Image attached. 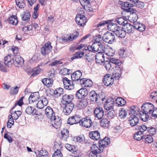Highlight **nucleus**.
I'll use <instances>...</instances> for the list:
<instances>
[{
    "label": "nucleus",
    "instance_id": "1",
    "mask_svg": "<svg viewBox=\"0 0 157 157\" xmlns=\"http://www.w3.org/2000/svg\"><path fill=\"white\" fill-rule=\"evenodd\" d=\"M74 96L72 95L65 94L62 96L61 101L65 105L63 109V112L64 114L69 115L73 110L74 105L71 102Z\"/></svg>",
    "mask_w": 157,
    "mask_h": 157
},
{
    "label": "nucleus",
    "instance_id": "2",
    "mask_svg": "<svg viewBox=\"0 0 157 157\" xmlns=\"http://www.w3.org/2000/svg\"><path fill=\"white\" fill-rule=\"evenodd\" d=\"M104 94V93L101 92V93L98 94L94 90L91 91L88 94V97L90 101V102L93 103H98L101 100L102 101H104L105 99L106 96H104V97H102V94Z\"/></svg>",
    "mask_w": 157,
    "mask_h": 157
},
{
    "label": "nucleus",
    "instance_id": "3",
    "mask_svg": "<svg viewBox=\"0 0 157 157\" xmlns=\"http://www.w3.org/2000/svg\"><path fill=\"white\" fill-rule=\"evenodd\" d=\"M115 97L114 95L109 97V119H112L115 117V112L113 108Z\"/></svg>",
    "mask_w": 157,
    "mask_h": 157
},
{
    "label": "nucleus",
    "instance_id": "4",
    "mask_svg": "<svg viewBox=\"0 0 157 157\" xmlns=\"http://www.w3.org/2000/svg\"><path fill=\"white\" fill-rule=\"evenodd\" d=\"M109 73L110 74H109V80L110 79V82L109 84V85H111L113 84L114 78L116 80H118L120 77V74L118 73L116 71H114L113 68L109 69Z\"/></svg>",
    "mask_w": 157,
    "mask_h": 157
},
{
    "label": "nucleus",
    "instance_id": "5",
    "mask_svg": "<svg viewBox=\"0 0 157 157\" xmlns=\"http://www.w3.org/2000/svg\"><path fill=\"white\" fill-rule=\"evenodd\" d=\"M88 92L87 89L84 87L82 88L76 92V97L78 99L86 98L88 97Z\"/></svg>",
    "mask_w": 157,
    "mask_h": 157
},
{
    "label": "nucleus",
    "instance_id": "6",
    "mask_svg": "<svg viewBox=\"0 0 157 157\" xmlns=\"http://www.w3.org/2000/svg\"><path fill=\"white\" fill-rule=\"evenodd\" d=\"M92 123L90 118L89 117H86L80 119L79 124L86 128H89L91 126Z\"/></svg>",
    "mask_w": 157,
    "mask_h": 157
},
{
    "label": "nucleus",
    "instance_id": "7",
    "mask_svg": "<svg viewBox=\"0 0 157 157\" xmlns=\"http://www.w3.org/2000/svg\"><path fill=\"white\" fill-rule=\"evenodd\" d=\"M154 109L153 105L149 103H144L142 106V111L151 115L152 110Z\"/></svg>",
    "mask_w": 157,
    "mask_h": 157
},
{
    "label": "nucleus",
    "instance_id": "8",
    "mask_svg": "<svg viewBox=\"0 0 157 157\" xmlns=\"http://www.w3.org/2000/svg\"><path fill=\"white\" fill-rule=\"evenodd\" d=\"M12 64L16 67H21L23 64L24 60L19 55H15L12 58Z\"/></svg>",
    "mask_w": 157,
    "mask_h": 157
},
{
    "label": "nucleus",
    "instance_id": "9",
    "mask_svg": "<svg viewBox=\"0 0 157 157\" xmlns=\"http://www.w3.org/2000/svg\"><path fill=\"white\" fill-rule=\"evenodd\" d=\"M86 19L85 16L81 14H77L75 18L76 23L80 27H82L85 24L86 22Z\"/></svg>",
    "mask_w": 157,
    "mask_h": 157
},
{
    "label": "nucleus",
    "instance_id": "10",
    "mask_svg": "<svg viewBox=\"0 0 157 157\" xmlns=\"http://www.w3.org/2000/svg\"><path fill=\"white\" fill-rule=\"evenodd\" d=\"M82 75V73L79 70L77 71L74 72L71 75V78L72 81L76 82V83L79 84L80 83L81 78Z\"/></svg>",
    "mask_w": 157,
    "mask_h": 157
},
{
    "label": "nucleus",
    "instance_id": "11",
    "mask_svg": "<svg viewBox=\"0 0 157 157\" xmlns=\"http://www.w3.org/2000/svg\"><path fill=\"white\" fill-rule=\"evenodd\" d=\"M50 42L43 45L41 48V53L43 56H45L49 53L52 50V47Z\"/></svg>",
    "mask_w": 157,
    "mask_h": 157
},
{
    "label": "nucleus",
    "instance_id": "12",
    "mask_svg": "<svg viewBox=\"0 0 157 157\" xmlns=\"http://www.w3.org/2000/svg\"><path fill=\"white\" fill-rule=\"evenodd\" d=\"M140 128V129L142 130L144 132L147 130L148 133L151 136H153L155 134L157 131V130L156 128L152 127H147L144 124H142L139 127Z\"/></svg>",
    "mask_w": 157,
    "mask_h": 157
},
{
    "label": "nucleus",
    "instance_id": "13",
    "mask_svg": "<svg viewBox=\"0 0 157 157\" xmlns=\"http://www.w3.org/2000/svg\"><path fill=\"white\" fill-rule=\"evenodd\" d=\"M63 81L64 88L67 90H71L74 88V86L73 81L69 80L67 78L64 77L63 79Z\"/></svg>",
    "mask_w": 157,
    "mask_h": 157
},
{
    "label": "nucleus",
    "instance_id": "14",
    "mask_svg": "<svg viewBox=\"0 0 157 157\" xmlns=\"http://www.w3.org/2000/svg\"><path fill=\"white\" fill-rule=\"evenodd\" d=\"M119 4L121 5L122 9L127 12H129L135 9L132 8L133 4L127 2H120Z\"/></svg>",
    "mask_w": 157,
    "mask_h": 157
},
{
    "label": "nucleus",
    "instance_id": "15",
    "mask_svg": "<svg viewBox=\"0 0 157 157\" xmlns=\"http://www.w3.org/2000/svg\"><path fill=\"white\" fill-rule=\"evenodd\" d=\"M80 83L79 85H80L82 87H91L93 85V82L89 79H87L86 78H82L80 80Z\"/></svg>",
    "mask_w": 157,
    "mask_h": 157
},
{
    "label": "nucleus",
    "instance_id": "16",
    "mask_svg": "<svg viewBox=\"0 0 157 157\" xmlns=\"http://www.w3.org/2000/svg\"><path fill=\"white\" fill-rule=\"evenodd\" d=\"M80 121V118L78 116H74L70 117L67 120V123L72 125L78 123Z\"/></svg>",
    "mask_w": 157,
    "mask_h": 157
},
{
    "label": "nucleus",
    "instance_id": "17",
    "mask_svg": "<svg viewBox=\"0 0 157 157\" xmlns=\"http://www.w3.org/2000/svg\"><path fill=\"white\" fill-rule=\"evenodd\" d=\"M140 126H138L136 128V129L139 130V131L134 134L133 137L134 139L137 140H140L143 138H144V131L140 129V128H139Z\"/></svg>",
    "mask_w": 157,
    "mask_h": 157
},
{
    "label": "nucleus",
    "instance_id": "18",
    "mask_svg": "<svg viewBox=\"0 0 157 157\" xmlns=\"http://www.w3.org/2000/svg\"><path fill=\"white\" fill-rule=\"evenodd\" d=\"M104 111L102 108L99 106H98L94 111L95 116L98 119H101L104 116Z\"/></svg>",
    "mask_w": 157,
    "mask_h": 157
},
{
    "label": "nucleus",
    "instance_id": "19",
    "mask_svg": "<svg viewBox=\"0 0 157 157\" xmlns=\"http://www.w3.org/2000/svg\"><path fill=\"white\" fill-rule=\"evenodd\" d=\"M129 12L131 14L129 16V20L133 23L136 21L138 18V16L137 15V11L135 9Z\"/></svg>",
    "mask_w": 157,
    "mask_h": 157
},
{
    "label": "nucleus",
    "instance_id": "20",
    "mask_svg": "<svg viewBox=\"0 0 157 157\" xmlns=\"http://www.w3.org/2000/svg\"><path fill=\"white\" fill-rule=\"evenodd\" d=\"M50 120L52 122H54L53 126L55 128H58L60 127L62 124V121L60 117L56 118L55 115L54 117H53Z\"/></svg>",
    "mask_w": 157,
    "mask_h": 157
},
{
    "label": "nucleus",
    "instance_id": "21",
    "mask_svg": "<svg viewBox=\"0 0 157 157\" xmlns=\"http://www.w3.org/2000/svg\"><path fill=\"white\" fill-rule=\"evenodd\" d=\"M89 136L90 138L96 141L100 139V133L98 131L90 132Z\"/></svg>",
    "mask_w": 157,
    "mask_h": 157
},
{
    "label": "nucleus",
    "instance_id": "22",
    "mask_svg": "<svg viewBox=\"0 0 157 157\" xmlns=\"http://www.w3.org/2000/svg\"><path fill=\"white\" fill-rule=\"evenodd\" d=\"M139 119L136 116H131L128 118L130 124L132 126L136 125L139 122Z\"/></svg>",
    "mask_w": 157,
    "mask_h": 157
},
{
    "label": "nucleus",
    "instance_id": "23",
    "mask_svg": "<svg viewBox=\"0 0 157 157\" xmlns=\"http://www.w3.org/2000/svg\"><path fill=\"white\" fill-rule=\"evenodd\" d=\"M98 43H99L98 41H97L94 43L92 45L88 46H87V49H91L92 52H98L100 51V46Z\"/></svg>",
    "mask_w": 157,
    "mask_h": 157
},
{
    "label": "nucleus",
    "instance_id": "24",
    "mask_svg": "<svg viewBox=\"0 0 157 157\" xmlns=\"http://www.w3.org/2000/svg\"><path fill=\"white\" fill-rule=\"evenodd\" d=\"M40 98L39 93L38 92L32 93L29 98V103L37 101Z\"/></svg>",
    "mask_w": 157,
    "mask_h": 157
},
{
    "label": "nucleus",
    "instance_id": "25",
    "mask_svg": "<svg viewBox=\"0 0 157 157\" xmlns=\"http://www.w3.org/2000/svg\"><path fill=\"white\" fill-rule=\"evenodd\" d=\"M45 114L47 117L51 119L55 115L53 109L50 106H47L45 109Z\"/></svg>",
    "mask_w": 157,
    "mask_h": 157
},
{
    "label": "nucleus",
    "instance_id": "26",
    "mask_svg": "<svg viewBox=\"0 0 157 157\" xmlns=\"http://www.w3.org/2000/svg\"><path fill=\"white\" fill-rule=\"evenodd\" d=\"M99 147L102 149L105 148L108 145V137L105 136L104 138L98 141Z\"/></svg>",
    "mask_w": 157,
    "mask_h": 157
},
{
    "label": "nucleus",
    "instance_id": "27",
    "mask_svg": "<svg viewBox=\"0 0 157 157\" xmlns=\"http://www.w3.org/2000/svg\"><path fill=\"white\" fill-rule=\"evenodd\" d=\"M111 22L109 20V31H111L115 33L119 27L117 26L116 24Z\"/></svg>",
    "mask_w": 157,
    "mask_h": 157
},
{
    "label": "nucleus",
    "instance_id": "28",
    "mask_svg": "<svg viewBox=\"0 0 157 157\" xmlns=\"http://www.w3.org/2000/svg\"><path fill=\"white\" fill-rule=\"evenodd\" d=\"M42 82L45 86L49 87L52 85L53 81L52 78H45L42 79Z\"/></svg>",
    "mask_w": 157,
    "mask_h": 157
},
{
    "label": "nucleus",
    "instance_id": "29",
    "mask_svg": "<svg viewBox=\"0 0 157 157\" xmlns=\"http://www.w3.org/2000/svg\"><path fill=\"white\" fill-rule=\"evenodd\" d=\"M115 34L119 37L121 38H123L125 36V31L123 30L121 27H119L116 31Z\"/></svg>",
    "mask_w": 157,
    "mask_h": 157
},
{
    "label": "nucleus",
    "instance_id": "30",
    "mask_svg": "<svg viewBox=\"0 0 157 157\" xmlns=\"http://www.w3.org/2000/svg\"><path fill=\"white\" fill-rule=\"evenodd\" d=\"M25 112L28 114H32L33 115H38V114L36 113V109L31 106H28L26 108Z\"/></svg>",
    "mask_w": 157,
    "mask_h": 157
},
{
    "label": "nucleus",
    "instance_id": "31",
    "mask_svg": "<svg viewBox=\"0 0 157 157\" xmlns=\"http://www.w3.org/2000/svg\"><path fill=\"white\" fill-rule=\"evenodd\" d=\"M61 139L66 140L68 137L69 130L66 129H64L61 131Z\"/></svg>",
    "mask_w": 157,
    "mask_h": 157
},
{
    "label": "nucleus",
    "instance_id": "32",
    "mask_svg": "<svg viewBox=\"0 0 157 157\" xmlns=\"http://www.w3.org/2000/svg\"><path fill=\"white\" fill-rule=\"evenodd\" d=\"M13 57L12 55L8 54L4 58V63L5 65L8 64L9 63L12 64V58Z\"/></svg>",
    "mask_w": 157,
    "mask_h": 157
},
{
    "label": "nucleus",
    "instance_id": "33",
    "mask_svg": "<svg viewBox=\"0 0 157 157\" xmlns=\"http://www.w3.org/2000/svg\"><path fill=\"white\" fill-rule=\"evenodd\" d=\"M81 99L82 100L79 101V105L82 107H85L87 105L89 99L88 97Z\"/></svg>",
    "mask_w": 157,
    "mask_h": 157
},
{
    "label": "nucleus",
    "instance_id": "34",
    "mask_svg": "<svg viewBox=\"0 0 157 157\" xmlns=\"http://www.w3.org/2000/svg\"><path fill=\"white\" fill-rule=\"evenodd\" d=\"M16 15H12L9 19V21L10 24L13 25H16L18 23V20L17 19Z\"/></svg>",
    "mask_w": 157,
    "mask_h": 157
},
{
    "label": "nucleus",
    "instance_id": "35",
    "mask_svg": "<svg viewBox=\"0 0 157 157\" xmlns=\"http://www.w3.org/2000/svg\"><path fill=\"white\" fill-rule=\"evenodd\" d=\"M140 114L141 119L144 121H146L148 120V119L151 117V115L145 113H144L142 111L141 113H140Z\"/></svg>",
    "mask_w": 157,
    "mask_h": 157
},
{
    "label": "nucleus",
    "instance_id": "36",
    "mask_svg": "<svg viewBox=\"0 0 157 157\" xmlns=\"http://www.w3.org/2000/svg\"><path fill=\"white\" fill-rule=\"evenodd\" d=\"M116 104L118 106H122L124 105L126 103V101L121 97H118L116 99Z\"/></svg>",
    "mask_w": 157,
    "mask_h": 157
},
{
    "label": "nucleus",
    "instance_id": "37",
    "mask_svg": "<svg viewBox=\"0 0 157 157\" xmlns=\"http://www.w3.org/2000/svg\"><path fill=\"white\" fill-rule=\"evenodd\" d=\"M89 153V157H101L100 154L103 151L97 150L90 151Z\"/></svg>",
    "mask_w": 157,
    "mask_h": 157
},
{
    "label": "nucleus",
    "instance_id": "38",
    "mask_svg": "<svg viewBox=\"0 0 157 157\" xmlns=\"http://www.w3.org/2000/svg\"><path fill=\"white\" fill-rule=\"evenodd\" d=\"M137 108L135 106H131L130 109L129 113V115L131 116H136L137 114Z\"/></svg>",
    "mask_w": 157,
    "mask_h": 157
},
{
    "label": "nucleus",
    "instance_id": "39",
    "mask_svg": "<svg viewBox=\"0 0 157 157\" xmlns=\"http://www.w3.org/2000/svg\"><path fill=\"white\" fill-rule=\"evenodd\" d=\"M127 114L126 111L124 108H121L119 110L118 117L121 119L125 118L126 117Z\"/></svg>",
    "mask_w": 157,
    "mask_h": 157
},
{
    "label": "nucleus",
    "instance_id": "40",
    "mask_svg": "<svg viewBox=\"0 0 157 157\" xmlns=\"http://www.w3.org/2000/svg\"><path fill=\"white\" fill-rule=\"evenodd\" d=\"M30 17V13L29 11L25 12L21 15V19L23 21H28Z\"/></svg>",
    "mask_w": 157,
    "mask_h": 157
},
{
    "label": "nucleus",
    "instance_id": "41",
    "mask_svg": "<svg viewBox=\"0 0 157 157\" xmlns=\"http://www.w3.org/2000/svg\"><path fill=\"white\" fill-rule=\"evenodd\" d=\"M144 139L145 142L147 143H151L153 141V139L152 136L147 135H144Z\"/></svg>",
    "mask_w": 157,
    "mask_h": 157
},
{
    "label": "nucleus",
    "instance_id": "42",
    "mask_svg": "<svg viewBox=\"0 0 157 157\" xmlns=\"http://www.w3.org/2000/svg\"><path fill=\"white\" fill-rule=\"evenodd\" d=\"M54 95H56L57 96H60L63 94V89L61 88H59L56 89L55 90H53Z\"/></svg>",
    "mask_w": 157,
    "mask_h": 157
},
{
    "label": "nucleus",
    "instance_id": "43",
    "mask_svg": "<svg viewBox=\"0 0 157 157\" xmlns=\"http://www.w3.org/2000/svg\"><path fill=\"white\" fill-rule=\"evenodd\" d=\"M124 29L126 32L130 33L132 32V25L127 22L126 24L124 25Z\"/></svg>",
    "mask_w": 157,
    "mask_h": 157
},
{
    "label": "nucleus",
    "instance_id": "44",
    "mask_svg": "<svg viewBox=\"0 0 157 157\" xmlns=\"http://www.w3.org/2000/svg\"><path fill=\"white\" fill-rule=\"evenodd\" d=\"M16 5L20 8H23L25 6L24 0H16Z\"/></svg>",
    "mask_w": 157,
    "mask_h": 157
},
{
    "label": "nucleus",
    "instance_id": "45",
    "mask_svg": "<svg viewBox=\"0 0 157 157\" xmlns=\"http://www.w3.org/2000/svg\"><path fill=\"white\" fill-rule=\"evenodd\" d=\"M114 33L109 32V44H111L115 40Z\"/></svg>",
    "mask_w": 157,
    "mask_h": 157
},
{
    "label": "nucleus",
    "instance_id": "46",
    "mask_svg": "<svg viewBox=\"0 0 157 157\" xmlns=\"http://www.w3.org/2000/svg\"><path fill=\"white\" fill-rule=\"evenodd\" d=\"M41 71V69L39 68H37L32 69L31 76H35L39 74Z\"/></svg>",
    "mask_w": 157,
    "mask_h": 157
},
{
    "label": "nucleus",
    "instance_id": "47",
    "mask_svg": "<svg viewBox=\"0 0 157 157\" xmlns=\"http://www.w3.org/2000/svg\"><path fill=\"white\" fill-rule=\"evenodd\" d=\"M132 3L134 5L139 8H142L144 7V3L143 2H140L138 0H136Z\"/></svg>",
    "mask_w": 157,
    "mask_h": 157
},
{
    "label": "nucleus",
    "instance_id": "48",
    "mask_svg": "<svg viewBox=\"0 0 157 157\" xmlns=\"http://www.w3.org/2000/svg\"><path fill=\"white\" fill-rule=\"evenodd\" d=\"M117 23L121 25H124L127 23V21L122 17L118 18L117 20Z\"/></svg>",
    "mask_w": 157,
    "mask_h": 157
},
{
    "label": "nucleus",
    "instance_id": "49",
    "mask_svg": "<svg viewBox=\"0 0 157 157\" xmlns=\"http://www.w3.org/2000/svg\"><path fill=\"white\" fill-rule=\"evenodd\" d=\"M103 149H101L100 147L99 148L94 142L93 143L90 147V151L97 150L98 151H103Z\"/></svg>",
    "mask_w": 157,
    "mask_h": 157
},
{
    "label": "nucleus",
    "instance_id": "50",
    "mask_svg": "<svg viewBox=\"0 0 157 157\" xmlns=\"http://www.w3.org/2000/svg\"><path fill=\"white\" fill-rule=\"evenodd\" d=\"M95 57V55H90L89 54H86L85 56V59L89 62H90L91 61L94 60Z\"/></svg>",
    "mask_w": 157,
    "mask_h": 157
},
{
    "label": "nucleus",
    "instance_id": "51",
    "mask_svg": "<svg viewBox=\"0 0 157 157\" xmlns=\"http://www.w3.org/2000/svg\"><path fill=\"white\" fill-rule=\"evenodd\" d=\"M109 59L110 62L113 64L118 65H119L121 64V62L118 59H115V58H109Z\"/></svg>",
    "mask_w": 157,
    "mask_h": 157
},
{
    "label": "nucleus",
    "instance_id": "52",
    "mask_svg": "<svg viewBox=\"0 0 157 157\" xmlns=\"http://www.w3.org/2000/svg\"><path fill=\"white\" fill-rule=\"evenodd\" d=\"M149 97L150 99L153 100L157 99V91H153L150 94Z\"/></svg>",
    "mask_w": 157,
    "mask_h": 157
},
{
    "label": "nucleus",
    "instance_id": "53",
    "mask_svg": "<svg viewBox=\"0 0 157 157\" xmlns=\"http://www.w3.org/2000/svg\"><path fill=\"white\" fill-rule=\"evenodd\" d=\"M18 90V87L17 86H16L14 88L10 89V93L11 94H17Z\"/></svg>",
    "mask_w": 157,
    "mask_h": 157
},
{
    "label": "nucleus",
    "instance_id": "54",
    "mask_svg": "<svg viewBox=\"0 0 157 157\" xmlns=\"http://www.w3.org/2000/svg\"><path fill=\"white\" fill-rule=\"evenodd\" d=\"M108 80V74H106L103 77L102 80V83L106 86H108V83L107 81Z\"/></svg>",
    "mask_w": 157,
    "mask_h": 157
},
{
    "label": "nucleus",
    "instance_id": "55",
    "mask_svg": "<svg viewBox=\"0 0 157 157\" xmlns=\"http://www.w3.org/2000/svg\"><path fill=\"white\" fill-rule=\"evenodd\" d=\"M52 157H63L61 151L59 150H57L55 152Z\"/></svg>",
    "mask_w": 157,
    "mask_h": 157
},
{
    "label": "nucleus",
    "instance_id": "56",
    "mask_svg": "<svg viewBox=\"0 0 157 157\" xmlns=\"http://www.w3.org/2000/svg\"><path fill=\"white\" fill-rule=\"evenodd\" d=\"M4 138L6 139L10 143H12L13 141V138L7 133H5L4 134Z\"/></svg>",
    "mask_w": 157,
    "mask_h": 157
},
{
    "label": "nucleus",
    "instance_id": "57",
    "mask_svg": "<svg viewBox=\"0 0 157 157\" xmlns=\"http://www.w3.org/2000/svg\"><path fill=\"white\" fill-rule=\"evenodd\" d=\"M24 97V96L22 97L18 100L15 102L16 104L19 106H21L24 104L23 100Z\"/></svg>",
    "mask_w": 157,
    "mask_h": 157
},
{
    "label": "nucleus",
    "instance_id": "58",
    "mask_svg": "<svg viewBox=\"0 0 157 157\" xmlns=\"http://www.w3.org/2000/svg\"><path fill=\"white\" fill-rule=\"evenodd\" d=\"M60 73L64 75H68V69L65 68H62L60 70Z\"/></svg>",
    "mask_w": 157,
    "mask_h": 157
},
{
    "label": "nucleus",
    "instance_id": "59",
    "mask_svg": "<svg viewBox=\"0 0 157 157\" xmlns=\"http://www.w3.org/2000/svg\"><path fill=\"white\" fill-rule=\"evenodd\" d=\"M115 50L109 47V56H112L115 53Z\"/></svg>",
    "mask_w": 157,
    "mask_h": 157
},
{
    "label": "nucleus",
    "instance_id": "60",
    "mask_svg": "<svg viewBox=\"0 0 157 157\" xmlns=\"http://www.w3.org/2000/svg\"><path fill=\"white\" fill-rule=\"evenodd\" d=\"M0 71L4 72H7L6 67L3 64L1 63V61H0Z\"/></svg>",
    "mask_w": 157,
    "mask_h": 157
},
{
    "label": "nucleus",
    "instance_id": "61",
    "mask_svg": "<svg viewBox=\"0 0 157 157\" xmlns=\"http://www.w3.org/2000/svg\"><path fill=\"white\" fill-rule=\"evenodd\" d=\"M152 116L155 118L157 117V108L153 109L151 113V117Z\"/></svg>",
    "mask_w": 157,
    "mask_h": 157
},
{
    "label": "nucleus",
    "instance_id": "62",
    "mask_svg": "<svg viewBox=\"0 0 157 157\" xmlns=\"http://www.w3.org/2000/svg\"><path fill=\"white\" fill-rule=\"evenodd\" d=\"M125 52V50L123 49H121L118 52L119 55L121 57H124L126 56L125 54H124Z\"/></svg>",
    "mask_w": 157,
    "mask_h": 157
},
{
    "label": "nucleus",
    "instance_id": "63",
    "mask_svg": "<svg viewBox=\"0 0 157 157\" xmlns=\"http://www.w3.org/2000/svg\"><path fill=\"white\" fill-rule=\"evenodd\" d=\"M11 50L14 54H17L18 52V49L17 47L13 46L11 48Z\"/></svg>",
    "mask_w": 157,
    "mask_h": 157
},
{
    "label": "nucleus",
    "instance_id": "64",
    "mask_svg": "<svg viewBox=\"0 0 157 157\" xmlns=\"http://www.w3.org/2000/svg\"><path fill=\"white\" fill-rule=\"evenodd\" d=\"M44 105L41 101H39L36 104V107L39 109H42L43 108Z\"/></svg>",
    "mask_w": 157,
    "mask_h": 157
}]
</instances>
